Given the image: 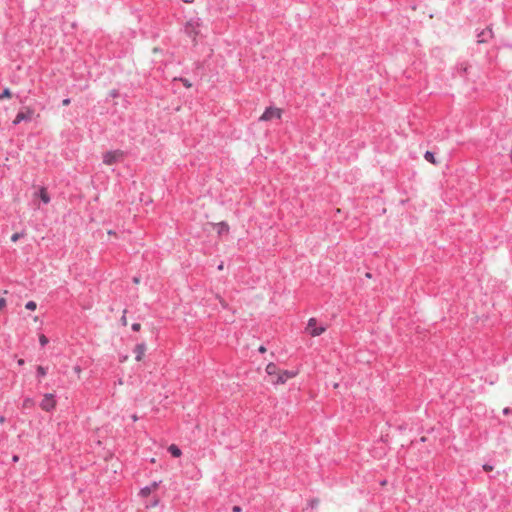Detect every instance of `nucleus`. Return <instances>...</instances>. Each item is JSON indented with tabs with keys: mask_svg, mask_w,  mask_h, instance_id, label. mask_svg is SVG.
Wrapping results in <instances>:
<instances>
[{
	"mask_svg": "<svg viewBox=\"0 0 512 512\" xmlns=\"http://www.w3.org/2000/svg\"><path fill=\"white\" fill-rule=\"evenodd\" d=\"M124 152L121 150L107 151L103 155V163L106 165H113L120 163L124 160Z\"/></svg>",
	"mask_w": 512,
	"mask_h": 512,
	"instance_id": "f257e3e1",
	"label": "nucleus"
},
{
	"mask_svg": "<svg viewBox=\"0 0 512 512\" xmlns=\"http://www.w3.org/2000/svg\"><path fill=\"white\" fill-rule=\"evenodd\" d=\"M202 22L199 18H191L185 26V32L193 39L200 34Z\"/></svg>",
	"mask_w": 512,
	"mask_h": 512,
	"instance_id": "f03ea898",
	"label": "nucleus"
},
{
	"mask_svg": "<svg viewBox=\"0 0 512 512\" xmlns=\"http://www.w3.org/2000/svg\"><path fill=\"white\" fill-rule=\"evenodd\" d=\"M326 330L325 326H317V320L310 318L306 327V331L313 337L319 336Z\"/></svg>",
	"mask_w": 512,
	"mask_h": 512,
	"instance_id": "7ed1b4c3",
	"label": "nucleus"
},
{
	"mask_svg": "<svg viewBox=\"0 0 512 512\" xmlns=\"http://www.w3.org/2000/svg\"><path fill=\"white\" fill-rule=\"evenodd\" d=\"M55 406H56L55 395L52 393L45 394L42 401L40 402L41 409L46 412H50L55 408Z\"/></svg>",
	"mask_w": 512,
	"mask_h": 512,
	"instance_id": "20e7f679",
	"label": "nucleus"
},
{
	"mask_svg": "<svg viewBox=\"0 0 512 512\" xmlns=\"http://www.w3.org/2000/svg\"><path fill=\"white\" fill-rule=\"evenodd\" d=\"M281 118V110L278 108H267L265 112L260 117L261 121H269L273 119H280Z\"/></svg>",
	"mask_w": 512,
	"mask_h": 512,
	"instance_id": "39448f33",
	"label": "nucleus"
},
{
	"mask_svg": "<svg viewBox=\"0 0 512 512\" xmlns=\"http://www.w3.org/2000/svg\"><path fill=\"white\" fill-rule=\"evenodd\" d=\"M296 376V372L288 371V370H279V374L276 379H271L273 384H284L288 379Z\"/></svg>",
	"mask_w": 512,
	"mask_h": 512,
	"instance_id": "423d86ee",
	"label": "nucleus"
},
{
	"mask_svg": "<svg viewBox=\"0 0 512 512\" xmlns=\"http://www.w3.org/2000/svg\"><path fill=\"white\" fill-rule=\"evenodd\" d=\"M33 116V111L31 109H26V111H20L15 119L13 120V124L17 125L22 121H30Z\"/></svg>",
	"mask_w": 512,
	"mask_h": 512,
	"instance_id": "0eeeda50",
	"label": "nucleus"
},
{
	"mask_svg": "<svg viewBox=\"0 0 512 512\" xmlns=\"http://www.w3.org/2000/svg\"><path fill=\"white\" fill-rule=\"evenodd\" d=\"M145 352H146V345L144 343L137 344L134 349L135 359L137 361H141Z\"/></svg>",
	"mask_w": 512,
	"mask_h": 512,
	"instance_id": "6e6552de",
	"label": "nucleus"
},
{
	"mask_svg": "<svg viewBox=\"0 0 512 512\" xmlns=\"http://www.w3.org/2000/svg\"><path fill=\"white\" fill-rule=\"evenodd\" d=\"M267 374L272 377L271 379H276L279 374V369L274 363H269L266 366Z\"/></svg>",
	"mask_w": 512,
	"mask_h": 512,
	"instance_id": "1a4fd4ad",
	"label": "nucleus"
},
{
	"mask_svg": "<svg viewBox=\"0 0 512 512\" xmlns=\"http://www.w3.org/2000/svg\"><path fill=\"white\" fill-rule=\"evenodd\" d=\"M491 35H492V31H491L490 29H487V30L482 31V32L478 35V42H479V43L486 42V41H487V38H488V37H491Z\"/></svg>",
	"mask_w": 512,
	"mask_h": 512,
	"instance_id": "9d476101",
	"label": "nucleus"
},
{
	"mask_svg": "<svg viewBox=\"0 0 512 512\" xmlns=\"http://www.w3.org/2000/svg\"><path fill=\"white\" fill-rule=\"evenodd\" d=\"M38 195L44 204H48L50 202V197L45 188H41L38 192Z\"/></svg>",
	"mask_w": 512,
	"mask_h": 512,
	"instance_id": "9b49d317",
	"label": "nucleus"
},
{
	"mask_svg": "<svg viewBox=\"0 0 512 512\" xmlns=\"http://www.w3.org/2000/svg\"><path fill=\"white\" fill-rule=\"evenodd\" d=\"M168 451L171 453L173 457H180L181 456V450L178 448V446L172 444L169 446Z\"/></svg>",
	"mask_w": 512,
	"mask_h": 512,
	"instance_id": "f8f14e48",
	"label": "nucleus"
},
{
	"mask_svg": "<svg viewBox=\"0 0 512 512\" xmlns=\"http://www.w3.org/2000/svg\"><path fill=\"white\" fill-rule=\"evenodd\" d=\"M34 404H35L34 400L30 397H27L23 400L22 406L25 409H29V408H32L34 406Z\"/></svg>",
	"mask_w": 512,
	"mask_h": 512,
	"instance_id": "ddd939ff",
	"label": "nucleus"
},
{
	"mask_svg": "<svg viewBox=\"0 0 512 512\" xmlns=\"http://www.w3.org/2000/svg\"><path fill=\"white\" fill-rule=\"evenodd\" d=\"M424 158L428 161V162H431L433 164L436 163L435 161V157H434V154L430 151H426L425 155H424Z\"/></svg>",
	"mask_w": 512,
	"mask_h": 512,
	"instance_id": "4468645a",
	"label": "nucleus"
},
{
	"mask_svg": "<svg viewBox=\"0 0 512 512\" xmlns=\"http://www.w3.org/2000/svg\"><path fill=\"white\" fill-rule=\"evenodd\" d=\"M218 233L228 232V225L224 222H220L217 224Z\"/></svg>",
	"mask_w": 512,
	"mask_h": 512,
	"instance_id": "2eb2a0df",
	"label": "nucleus"
},
{
	"mask_svg": "<svg viewBox=\"0 0 512 512\" xmlns=\"http://www.w3.org/2000/svg\"><path fill=\"white\" fill-rule=\"evenodd\" d=\"M46 374H47L46 368H44L43 366L37 367V376L38 377H40V378L44 377Z\"/></svg>",
	"mask_w": 512,
	"mask_h": 512,
	"instance_id": "dca6fc26",
	"label": "nucleus"
},
{
	"mask_svg": "<svg viewBox=\"0 0 512 512\" xmlns=\"http://www.w3.org/2000/svg\"><path fill=\"white\" fill-rule=\"evenodd\" d=\"M151 492H152V488H151V487H149V486H146V487H144V488H142V489L140 490V494H141L143 497L148 496Z\"/></svg>",
	"mask_w": 512,
	"mask_h": 512,
	"instance_id": "f3484780",
	"label": "nucleus"
},
{
	"mask_svg": "<svg viewBox=\"0 0 512 512\" xmlns=\"http://www.w3.org/2000/svg\"><path fill=\"white\" fill-rule=\"evenodd\" d=\"M25 307L28 310H35L36 307H37V304L34 301H29V302L26 303Z\"/></svg>",
	"mask_w": 512,
	"mask_h": 512,
	"instance_id": "a211bd4d",
	"label": "nucleus"
},
{
	"mask_svg": "<svg viewBox=\"0 0 512 512\" xmlns=\"http://www.w3.org/2000/svg\"><path fill=\"white\" fill-rule=\"evenodd\" d=\"M39 342L42 346H45L48 343V338L42 334L39 336Z\"/></svg>",
	"mask_w": 512,
	"mask_h": 512,
	"instance_id": "6ab92c4d",
	"label": "nucleus"
},
{
	"mask_svg": "<svg viewBox=\"0 0 512 512\" xmlns=\"http://www.w3.org/2000/svg\"><path fill=\"white\" fill-rule=\"evenodd\" d=\"M22 236H23V233H14V234L11 236V241H12V242H16V241H18Z\"/></svg>",
	"mask_w": 512,
	"mask_h": 512,
	"instance_id": "aec40b11",
	"label": "nucleus"
},
{
	"mask_svg": "<svg viewBox=\"0 0 512 512\" xmlns=\"http://www.w3.org/2000/svg\"><path fill=\"white\" fill-rule=\"evenodd\" d=\"M10 96H11V93H10L9 89H5L3 91V93L0 95V99L5 98V97H10Z\"/></svg>",
	"mask_w": 512,
	"mask_h": 512,
	"instance_id": "412c9836",
	"label": "nucleus"
},
{
	"mask_svg": "<svg viewBox=\"0 0 512 512\" xmlns=\"http://www.w3.org/2000/svg\"><path fill=\"white\" fill-rule=\"evenodd\" d=\"M6 305V300L3 297H0V310L3 309Z\"/></svg>",
	"mask_w": 512,
	"mask_h": 512,
	"instance_id": "4be33fe9",
	"label": "nucleus"
},
{
	"mask_svg": "<svg viewBox=\"0 0 512 512\" xmlns=\"http://www.w3.org/2000/svg\"><path fill=\"white\" fill-rule=\"evenodd\" d=\"M140 327H141V326H140V324H139V323H134V324L132 325V330H133V331H139V330H140Z\"/></svg>",
	"mask_w": 512,
	"mask_h": 512,
	"instance_id": "5701e85b",
	"label": "nucleus"
},
{
	"mask_svg": "<svg viewBox=\"0 0 512 512\" xmlns=\"http://www.w3.org/2000/svg\"><path fill=\"white\" fill-rule=\"evenodd\" d=\"M159 483L158 482H153L151 485H149V487L152 488V491H154L155 489H157Z\"/></svg>",
	"mask_w": 512,
	"mask_h": 512,
	"instance_id": "b1692460",
	"label": "nucleus"
},
{
	"mask_svg": "<svg viewBox=\"0 0 512 512\" xmlns=\"http://www.w3.org/2000/svg\"><path fill=\"white\" fill-rule=\"evenodd\" d=\"M74 371H75V373H76V374L80 375V373H81V368H80V366H75V367H74Z\"/></svg>",
	"mask_w": 512,
	"mask_h": 512,
	"instance_id": "393cba45",
	"label": "nucleus"
},
{
	"mask_svg": "<svg viewBox=\"0 0 512 512\" xmlns=\"http://www.w3.org/2000/svg\"><path fill=\"white\" fill-rule=\"evenodd\" d=\"M483 468H484V470H485V471H491V470L493 469V468H492V466H490V465H488V464H485V465L483 466Z\"/></svg>",
	"mask_w": 512,
	"mask_h": 512,
	"instance_id": "a878e982",
	"label": "nucleus"
},
{
	"mask_svg": "<svg viewBox=\"0 0 512 512\" xmlns=\"http://www.w3.org/2000/svg\"><path fill=\"white\" fill-rule=\"evenodd\" d=\"M219 301L223 308L227 307V303L223 299L219 298Z\"/></svg>",
	"mask_w": 512,
	"mask_h": 512,
	"instance_id": "bb28decb",
	"label": "nucleus"
},
{
	"mask_svg": "<svg viewBox=\"0 0 512 512\" xmlns=\"http://www.w3.org/2000/svg\"><path fill=\"white\" fill-rule=\"evenodd\" d=\"M232 511L233 512H241V507L240 506H234Z\"/></svg>",
	"mask_w": 512,
	"mask_h": 512,
	"instance_id": "cd10ccee",
	"label": "nucleus"
},
{
	"mask_svg": "<svg viewBox=\"0 0 512 512\" xmlns=\"http://www.w3.org/2000/svg\"><path fill=\"white\" fill-rule=\"evenodd\" d=\"M182 81H183V84H184L186 87H190V86H191V84L188 82V80H186V79H182Z\"/></svg>",
	"mask_w": 512,
	"mask_h": 512,
	"instance_id": "c85d7f7f",
	"label": "nucleus"
},
{
	"mask_svg": "<svg viewBox=\"0 0 512 512\" xmlns=\"http://www.w3.org/2000/svg\"><path fill=\"white\" fill-rule=\"evenodd\" d=\"M121 321H122L123 325H127V319H126L125 315L122 316Z\"/></svg>",
	"mask_w": 512,
	"mask_h": 512,
	"instance_id": "c756f323",
	"label": "nucleus"
},
{
	"mask_svg": "<svg viewBox=\"0 0 512 512\" xmlns=\"http://www.w3.org/2000/svg\"><path fill=\"white\" fill-rule=\"evenodd\" d=\"M127 359H128V356H127V355L122 356V357L120 358V362H125Z\"/></svg>",
	"mask_w": 512,
	"mask_h": 512,
	"instance_id": "7c9ffc66",
	"label": "nucleus"
},
{
	"mask_svg": "<svg viewBox=\"0 0 512 512\" xmlns=\"http://www.w3.org/2000/svg\"><path fill=\"white\" fill-rule=\"evenodd\" d=\"M69 103H70V99H68V98H67V99H64V100H63V105H65V106H66V105H68Z\"/></svg>",
	"mask_w": 512,
	"mask_h": 512,
	"instance_id": "2f4dec72",
	"label": "nucleus"
},
{
	"mask_svg": "<svg viewBox=\"0 0 512 512\" xmlns=\"http://www.w3.org/2000/svg\"><path fill=\"white\" fill-rule=\"evenodd\" d=\"M503 413L506 414V415L509 414L510 413V408H505L503 410Z\"/></svg>",
	"mask_w": 512,
	"mask_h": 512,
	"instance_id": "473e14b6",
	"label": "nucleus"
},
{
	"mask_svg": "<svg viewBox=\"0 0 512 512\" xmlns=\"http://www.w3.org/2000/svg\"><path fill=\"white\" fill-rule=\"evenodd\" d=\"M259 351H260L261 353H264V352L266 351V349H265V347H264V346H260Z\"/></svg>",
	"mask_w": 512,
	"mask_h": 512,
	"instance_id": "72a5a7b5",
	"label": "nucleus"
},
{
	"mask_svg": "<svg viewBox=\"0 0 512 512\" xmlns=\"http://www.w3.org/2000/svg\"><path fill=\"white\" fill-rule=\"evenodd\" d=\"M18 364L19 365H23L24 364V360L23 359L18 360Z\"/></svg>",
	"mask_w": 512,
	"mask_h": 512,
	"instance_id": "f704fd0d",
	"label": "nucleus"
},
{
	"mask_svg": "<svg viewBox=\"0 0 512 512\" xmlns=\"http://www.w3.org/2000/svg\"><path fill=\"white\" fill-rule=\"evenodd\" d=\"M133 281H134V283H139V278H138V277H135V278L133 279Z\"/></svg>",
	"mask_w": 512,
	"mask_h": 512,
	"instance_id": "c9c22d12",
	"label": "nucleus"
},
{
	"mask_svg": "<svg viewBox=\"0 0 512 512\" xmlns=\"http://www.w3.org/2000/svg\"><path fill=\"white\" fill-rule=\"evenodd\" d=\"M137 419H138V418H137V416H136V415H133V416H132V420H133V421H137Z\"/></svg>",
	"mask_w": 512,
	"mask_h": 512,
	"instance_id": "e433bc0d",
	"label": "nucleus"
},
{
	"mask_svg": "<svg viewBox=\"0 0 512 512\" xmlns=\"http://www.w3.org/2000/svg\"><path fill=\"white\" fill-rule=\"evenodd\" d=\"M185 3H192L194 0H183Z\"/></svg>",
	"mask_w": 512,
	"mask_h": 512,
	"instance_id": "4c0bfd02",
	"label": "nucleus"
},
{
	"mask_svg": "<svg viewBox=\"0 0 512 512\" xmlns=\"http://www.w3.org/2000/svg\"><path fill=\"white\" fill-rule=\"evenodd\" d=\"M218 269H220V270H221V269H223V264H220V265L218 266Z\"/></svg>",
	"mask_w": 512,
	"mask_h": 512,
	"instance_id": "58836bf2",
	"label": "nucleus"
},
{
	"mask_svg": "<svg viewBox=\"0 0 512 512\" xmlns=\"http://www.w3.org/2000/svg\"><path fill=\"white\" fill-rule=\"evenodd\" d=\"M117 93L115 91L112 92V96L115 97Z\"/></svg>",
	"mask_w": 512,
	"mask_h": 512,
	"instance_id": "ea45409f",
	"label": "nucleus"
},
{
	"mask_svg": "<svg viewBox=\"0 0 512 512\" xmlns=\"http://www.w3.org/2000/svg\"><path fill=\"white\" fill-rule=\"evenodd\" d=\"M0 422H4V417L3 416L0 417Z\"/></svg>",
	"mask_w": 512,
	"mask_h": 512,
	"instance_id": "a19ab883",
	"label": "nucleus"
},
{
	"mask_svg": "<svg viewBox=\"0 0 512 512\" xmlns=\"http://www.w3.org/2000/svg\"><path fill=\"white\" fill-rule=\"evenodd\" d=\"M13 460H14V461H17V460H18V456H14V457H13Z\"/></svg>",
	"mask_w": 512,
	"mask_h": 512,
	"instance_id": "79ce46f5",
	"label": "nucleus"
},
{
	"mask_svg": "<svg viewBox=\"0 0 512 512\" xmlns=\"http://www.w3.org/2000/svg\"><path fill=\"white\" fill-rule=\"evenodd\" d=\"M317 502L316 501H312V507H314V505H316Z\"/></svg>",
	"mask_w": 512,
	"mask_h": 512,
	"instance_id": "37998d69",
	"label": "nucleus"
}]
</instances>
